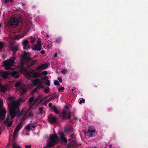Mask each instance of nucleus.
I'll list each match as a JSON object with an SVG mask.
<instances>
[{
    "label": "nucleus",
    "mask_w": 148,
    "mask_h": 148,
    "mask_svg": "<svg viewBox=\"0 0 148 148\" xmlns=\"http://www.w3.org/2000/svg\"><path fill=\"white\" fill-rule=\"evenodd\" d=\"M20 104L16 101H12L10 105L11 107L10 109V114L12 119H14L15 116L17 115L18 117L20 118V121H23L26 119V115L30 110L29 108L27 110L26 108H23L20 112V110L18 109Z\"/></svg>",
    "instance_id": "obj_1"
},
{
    "label": "nucleus",
    "mask_w": 148,
    "mask_h": 148,
    "mask_svg": "<svg viewBox=\"0 0 148 148\" xmlns=\"http://www.w3.org/2000/svg\"><path fill=\"white\" fill-rule=\"evenodd\" d=\"M59 140V138L56 134L50 135L49 142L44 148H49L54 146L58 143Z\"/></svg>",
    "instance_id": "obj_2"
},
{
    "label": "nucleus",
    "mask_w": 148,
    "mask_h": 148,
    "mask_svg": "<svg viewBox=\"0 0 148 148\" xmlns=\"http://www.w3.org/2000/svg\"><path fill=\"white\" fill-rule=\"evenodd\" d=\"M15 57H13L12 59H8L3 62V66L5 67L6 70H12L11 66H13Z\"/></svg>",
    "instance_id": "obj_3"
},
{
    "label": "nucleus",
    "mask_w": 148,
    "mask_h": 148,
    "mask_svg": "<svg viewBox=\"0 0 148 148\" xmlns=\"http://www.w3.org/2000/svg\"><path fill=\"white\" fill-rule=\"evenodd\" d=\"M40 76V75L38 73L34 70L32 69L29 71L28 73L27 74V77L29 78L31 77L37 78Z\"/></svg>",
    "instance_id": "obj_4"
},
{
    "label": "nucleus",
    "mask_w": 148,
    "mask_h": 148,
    "mask_svg": "<svg viewBox=\"0 0 148 148\" xmlns=\"http://www.w3.org/2000/svg\"><path fill=\"white\" fill-rule=\"evenodd\" d=\"M19 22L18 20L16 18H12L8 22L9 26H11L13 28L16 27Z\"/></svg>",
    "instance_id": "obj_5"
},
{
    "label": "nucleus",
    "mask_w": 148,
    "mask_h": 148,
    "mask_svg": "<svg viewBox=\"0 0 148 148\" xmlns=\"http://www.w3.org/2000/svg\"><path fill=\"white\" fill-rule=\"evenodd\" d=\"M61 116L63 119H70L71 118V113L70 111L66 112L64 110L62 113Z\"/></svg>",
    "instance_id": "obj_6"
},
{
    "label": "nucleus",
    "mask_w": 148,
    "mask_h": 148,
    "mask_svg": "<svg viewBox=\"0 0 148 148\" xmlns=\"http://www.w3.org/2000/svg\"><path fill=\"white\" fill-rule=\"evenodd\" d=\"M42 45L41 41L38 40L36 44H34L32 47V49L35 51H40L41 49Z\"/></svg>",
    "instance_id": "obj_7"
},
{
    "label": "nucleus",
    "mask_w": 148,
    "mask_h": 148,
    "mask_svg": "<svg viewBox=\"0 0 148 148\" xmlns=\"http://www.w3.org/2000/svg\"><path fill=\"white\" fill-rule=\"evenodd\" d=\"M48 121L51 124H54L57 122V119L55 116H53L52 114H50L48 116Z\"/></svg>",
    "instance_id": "obj_8"
},
{
    "label": "nucleus",
    "mask_w": 148,
    "mask_h": 148,
    "mask_svg": "<svg viewBox=\"0 0 148 148\" xmlns=\"http://www.w3.org/2000/svg\"><path fill=\"white\" fill-rule=\"evenodd\" d=\"M23 54H22L21 56L22 58L24 60L27 61H29L30 60L32 59V58L27 56V53L25 51H23Z\"/></svg>",
    "instance_id": "obj_9"
},
{
    "label": "nucleus",
    "mask_w": 148,
    "mask_h": 148,
    "mask_svg": "<svg viewBox=\"0 0 148 148\" xmlns=\"http://www.w3.org/2000/svg\"><path fill=\"white\" fill-rule=\"evenodd\" d=\"M20 69L21 73L27 77V74H28L29 72L27 69L24 67H20Z\"/></svg>",
    "instance_id": "obj_10"
},
{
    "label": "nucleus",
    "mask_w": 148,
    "mask_h": 148,
    "mask_svg": "<svg viewBox=\"0 0 148 148\" xmlns=\"http://www.w3.org/2000/svg\"><path fill=\"white\" fill-rule=\"evenodd\" d=\"M95 130L90 129V128L88 129V132H85V134L86 135L89 136V137H92L95 134Z\"/></svg>",
    "instance_id": "obj_11"
},
{
    "label": "nucleus",
    "mask_w": 148,
    "mask_h": 148,
    "mask_svg": "<svg viewBox=\"0 0 148 148\" xmlns=\"http://www.w3.org/2000/svg\"><path fill=\"white\" fill-rule=\"evenodd\" d=\"M6 112L5 110H2L0 111V120H3L5 117Z\"/></svg>",
    "instance_id": "obj_12"
},
{
    "label": "nucleus",
    "mask_w": 148,
    "mask_h": 148,
    "mask_svg": "<svg viewBox=\"0 0 148 148\" xmlns=\"http://www.w3.org/2000/svg\"><path fill=\"white\" fill-rule=\"evenodd\" d=\"M23 48L24 49H26L29 47L28 45L29 42L26 40H24L22 41Z\"/></svg>",
    "instance_id": "obj_13"
},
{
    "label": "nucleus",
    "mask_w": 148,
    "mask_h": 148,
    "mask_svg": "<svg viewBox=\"0 0 148 148\" xmlns=\"http://www.w3.org/2000/svg\"><path fill=\"white\" fill-rule=\"evenodd\" d=\"M42 82L40 79H36L34 80L32 82L33 84L35 86L36 85H40L41 84Z\"/></svg>",
    "instance_id": "obj_14"
},
{
    "label": "nucleus",
    "mask_w": 148,
    "mask_h": 148,
    "mask_svg": "<svg viewBox=\"0 0 148 148\" xmlns=\"http://www.w3.org/2000/svg\"><path fill=\"white\" fill-rule=\"evenodd\" d=\"M11 75L14 78H18L19 77V73L17 71H14L11 73Z\"/></svg>",
    "instance_id": "obj_15"
},
{
    "label": "nucleus",
    "mask_w": 148,
    "mask_h": 148,
    "mask_svg": "<svg viewBox=\"0 0 148 148\" xmlns=\"http://www.w3.org/2000/svg\"><path fill=\"white\" fill-rule=\"evenodd\" d=\"M60 137L62 141L65 143L67 142V140L66 138L65 137L63 133L61 132L60 134Z\"/></svg>",
    "instance_id": "obj_16"
},
{
    "label": "nucleus",
    "mask_w": 148,
    "mask_h": 148,
    "mask_svg": "<svg viewBox=\"0 0 148 148\" xmlns=\"http://www.w3.org/2000/svg\"><path fill=\"white\" fill-rule=\"evenodd\" d=\"M21 121V122L15 128L14 130V131H16L18 132L20 130V129L22 127V123L23 121Z\"/></svg>",
    "instance_id": "obj_17"
},
{
    "label": "nucleus",
    "mask_w": 148,
    "mask_h": 148,
    "mask_svg": "<svg viewBox=\"0 0 148 148\" xmlns=\"http://www.w3.org/2000/svg\"><path fill=\"white\" fill-rule=\"evenodd\" d=\"M9 117L8 116V118H7L4 122V123L5 124H7L8 126L9 127L11 126L12 125V121H9Z\"/></svg>",
    "instance_id": "obj_18"
},
{
    "label": "nucleus",
    "mask_w": 148,
    "mask_h": 148,
    "mask_svg": "<svg viewBox=\"0 0 148 148\" xmlns=\"http://www.w3.org/2000/svg\"><path fill=\"white\" fill-rule=\"evenodd\" d=\"M44 87V86L42 84V82L41 85H37L36 88L33 91L36 92L38 91L40 88H42Z\"/></svg>",
    "instance_id": "obj_19"
},
{
    "label": "nucleus",
    "mask_w": 148,
    "mask_h": 148,
    "mask_svg": "<svg viewBox=\"0 0 148 148\" xmlns=\"http://www.w3.org/2000/svg\"><path fill=\"white\" fill-rule=\"evenodd\" d=\"M8 74L6 71L2 72L1 75L4 78H6L8 77Z\"/></svg>",
    "instance_id": "obj_20"
},
{
    "label": "nucleus",
    "mask_w": 148,
    "mask_h": 148,
    "mask_svg": "<svg viewBox=\"0 0 148 148\" xmlns=\"http://www.w3.org/2000/svg\"><path fill=\"white\" fill-rule=\"evenodd\" d=\"M41 97L40 95H38L37 97L35 99L34 101L33 104L31 105L29 108H31L33 105L36 103L41 98Z\"/></svg>",
    "instance_id": "obj_21"
},
{
    "label": "nucleus",
    "mask_w": 148,
    "mask_h": 148,
    "mask_svg": "<svg viewBox=\"0 0 148 148\" xmlns=\"http://www.w3.org/2000/svg\"><path fill=\"white\" fill-rule=\"evenodd\" d=\"M52 109L54 111L56 114H60V112L58 111L56 106L54 105L52 107Z\"/></svg>",
    "instance_id": "obj_22"
},
{
    "label": "nucleus",
    "mask_w": 148,
    "mask_h": 148,
    "mask_svg": "<svg viewBox=\"0 0 148 148\" xmlns=\"http://www.w3.org/2000/svg\"><path fill=\"white\" fill-rule=\"evenodd\" d=\"M44 70V69L42 64L38 66L36 69V70L38 72H40Z\"/></svg>",
    "instance_id": "obj_23"
},
{
    "label": "nucleus",
    "mask_w": 148,
    "mask_h": 148,
    "mask_svg": "<svg viewBox=\"0 0 148 148\" xmlns=\"http://www.w3.org/2000/svg\"><path fill=\"white\" fill-rule=\"evenodd\" d=\"M30 39L31 40L30 41V42L31 44H33L36 40V38L35 37V36H32L30 37Z\"/></svg>",
    "instance_id": "obj_24"
},
{
    "label": "nucleus",
    "mask_w": 148,
    "mask_h": 148,
    "mask_svg": "<svg viewBox=\"0 0 148 148\" xmlns=\"http://www.w3.org/2000/svg\"><path fill=\"white\" fill-rule=\"evenodd\" d=\"M7 90V89L5 86H1L0 87V90L1 92H5Z\"/></svg>",
    "instance_id": "obj_25"
},
{
    "label": "nucleus",
    "mask_w": 148,
    "mask_h": 148,
    "mask_svg": "<svg viewBox=\"0 0 148 148\" xmlns=\"http://www.w3.org/2000/svg\"><path fill=\"white\" fill-rule=\"evenodd\" d=\"M13 148H21V147L16 143H14L12 144Z\"/></svg>",
    "instance_id": "obj_26"
},
{
    "label": "nucleus",
    "mask_w": 148,
    "mask_h": 148,
    "mask_svg": "<svg viewBox=\"0 0 148 148\" xmlns=\"http://www.w3.org/2000/svg\"><path fill=\"white\" fill-rule=\"evenodd\" d=\"M43 82L45 83V85H46L47 86H49L50 85V81L48 79H47L46 81H43Z\"/></svg>",
    "instance_id": "obj_27"
},
{
    "label": "nucleus",
    "mask_w": 148,
    "mask_h": 148,
    "mask_svg": "<svg viewBox=\"0 0 148 148\" xmlns=\"http://www.w3.org/2000/svg\"><path fill=\"white\" fill-rule=\"evenodd\" d=\"M44 69H46L48 66H50V64L49 62H47L42 64Z\"/></svg>",
    "instance_id": "obj_28"
},
{
    "label": "nucleus",
    "mask_w": 148,
    "mask_h": 148,
    "mask_svg": "<svg viewBox=\"0 0 148 148\" xmlns=\"http://www.w3.org/2000/svg\"><path fill=\"white\" fill-rule=\"evenodd\" d=\"M24 60H24L22 58L21 60L20 63V65L19 66V67H23V66L25 64Z\"/></svg>",
    "instance_id": "obj_29"
},
{
    "label": "nucleus",
    "mask_w": 148,
    "mask_h": 148,
    "mask_svg": "<svg viewBox=\"0 0 148 148\" xmlns=\"http://www.w3.org/2000/svg\"><path fill=\"white\" fill-rule=\"evenodd\" d=\"M12 51L15 53L17 51L18 49L16 47L13 46L11 47Z\"/></svg>",
    "instance_id": "obj_30"
},
{
    "label": "nucleus",
    "mask_w": 148,
    "mask_h": 148,
    "mask_svg": "<svg viewBox=\"0 0 148 148\" xmlns=\"http://www.w3.org/2000/svg\"><path fill=\"white\" fill-rule=\"evenodd\" d=\"M27 23L26 24V27H27V28L28 29H30L31 27V25H32L31 22L30 21H27Z\"/></svg>",
    "instance_id": "obj_31"
},
{
    "label": "nucleus",
    "mask_w": 148,
    "mask_h": 148,
    "mask_svg": "<svg viewBox=\"0 0 148 148\" xmlns=\"http://www.w3.org/2000/svg\"><path fill=\"white\" fill-rule=\"evenodd\" d=\"M18 132L14 131L13 137V139H15L18 136Z\"/></svg>",
    "instance_id": "obj_32"
},
{
    "label": "nucleus",
    "mask_w": 148,
    "mask_h": 148,
    "mask_svg": "<svg viewBox=\"0 0 148 148\" xmlns=\"http://www.w3.org/2000/svg\"><path fill=\"white\" fill-rule=\"evenodd\" d=\"M47 79H48V76H46L45 77V76L42 77L40 79H41V80L42 81H46Z\"/></svg>",
    "instance_id": "obj_33"
},
{
    "label": "nucleus",
    "mask_w": 148,
    "mask_h": 148,
    "mask_svg": "<svg viewBox=\"0 0 148 148\" xmlns=\"http://www.w3.org/2000/svg\"><path fill=\"white\" fill-rule=\"evenodd\" d=\"M61 41V38H57L56 40V44L60 43Z\"/></svg>",
    "instance_id": "obj_34"
},
{
    "label": "nucleus",
    "mask_w": 148,
    "mask_h": 148,
    "mask_svg": "<svg viewBox=\"0 0 148 148\" xmlns=\"http://www.w3.org/2000/svg\"><path fill=\"white\" fill-rule=\"evenodd\" d=\"M49 90V87H47L44 90V92L45 93L47 94L50 92Z\"/></svg>",
    "instance_id": "obj_35"
},
{
    "label": "nucleus",
    "mask_w": 148,
    "mask_h": 148,
    "mask_svg": "<svg viewBox=\"0 0 148 148\" xmlns=\"http://www.w3.org/2000/svg\"><path fill=\"white\" fill-rule=\"evenodd\" d=\"M25 100V99L24 97H20L19 99V101L20 102H23Z\"/></svg>",
    "instance_id": "obj_36"
},
{
    "label": "nucleus",
    "mask_w": 148,
    "mask_h": 148,
    "mask_svg": "<svg viewBox=\"0 0 148 148\" xmlns=\"http://www.w3.org/2000/svg\"><path fill=\"white\" fill-rule=\"evenodd\" d=\"M36 60H34L32 61H31L30 62V66H32L33 65H34L36 63Z\"/></svg>",
    "instance_id": "obj_37"
},
{
    "label": "nucleus",
    "mask_w": 148,
    "mask_h": 148,
    "mask_svg": "<svg viewBox=\"0 0 148 148\" xmlns=\"http://www.w3.org/2000/svg\"><path fill=\"white\" fill-rule=\"evenodd\" d=\"M21 84L19 82H17L15 84L14 86L15 87L17 88L21 85Z\"/></svg>",
    "instance_id": "obj_38"
},
{
    "label": "nucleus",
    "mask_w": 148,
    "mask_h": 148,
    "mask_svg": "<svg viewBox=\"0 0 148 148\" xmlns=\"http://www.w3.org/2000/svg\"><path fill=\"white\" fill-rule=\"evenodd\" d=\"M39 110L40 111V112L38 114H41L43 113V108L42 107L39 108Z\"/></svg>",
    "instance_id": "obj_39"
},
{
    "label": "nucleus",
    "mask_w": 148,
    "mask_h": 148,
    "mask_svg": "<svg viewBox=\"0 0 148 148\" xmlns=\"http://www.w3.org/2000/svg\"><path fill=\"white\" fill-rule=\"evenodd\" d=\"M34 98L33 97H31L30 98H29V101L31 103H32L33 101H34Z\"/></svg>",
    "instance_id": "obj_40"
},
{
    "label": "nucleus",
    "mask_w": 148,
    "mask_h": 148,
    "mask_svg": "<svg viewBox=\"0 0 148 148\" xmlns=\"http://www.w3.org/2000/svg\"><path fill=\"white\" fill-rule=\"evenodd\" d=\"M14 99V98L12 97H10L8 98V99L10 101H12L10 104L13 101H12Z\"/></svg>",
    "instance_id": "obj_41"
},
{
    "label": "nucleus",
    "mask_w": 148,
    "mask_h": 148,
    "mask_svg": "<svg viewBox=\"0 0 148 148\" xmlns=\"http://www.w3.org/2000/svg\"><path fill=\"white\" fill-rule=\"evenodd\" d=\"M54 84L56 86H59L60 85L59 82L58 80H55L54 81Z\"/></svg>",
    "instance_id": "obj_42"
},
{
    "label": "nucleus",
    "mask_w": 148,
    "mask_h": 148,
    "mask_svg": "<svg viewBox=\"0 0 148 148\" xmlns=\"http://www.w3.org/2000/svg\"><path fill=\"white\" fill-rule=\"evenodd\" d=\"M30 125L29 124L26 126L25 129H26L27 131H28L30 129Z\"/></svg>",
    "instance_id": "obj_43"
},
{
    "label": "nucleus",
    "mask_w": 148,
    "mask_h": 148,
    "mask_svg": "<svg viewBox=\"0 0 148 148\" xmlns=\"http://www.w3.org/2000/svg\"><path fill=\"white\" fill-rule=\"evenodd\" d=\"M33 115V113L32 112L30 111L28 115V117H31L32 118V117Z\"/></svg>",
    "instance_id": "obj_44"
},
{
    "label": "nucleus",
    "mask_w": 148,
    "mask_h": 148,
    "mask_svg": "<svg viewBox=\"0 0 148 148\" xmlns=\"http://www.w3.org/2000/svg\"><path fill=\"white\" fill-rule=\"evenodd\" d=\"M58 97V96H57V95H56L50 97V100H51L52 99H55L56 98H57Z\"/></svg>",
    "instance_id": "obj_45"
},
{
    "label": "nucleus",
    "mask_w": 148,
    "mask_h": 148,
    "mask_svg": "<svg viewBox=\"0 0 148 148\" xmlns=\"http://www.w3.org/2000/svg\"><path fill=\"white\" fill-rule=\"evenodd\" d=\"M3 47V45L2 42H0V50H1Z\"/></svg>",
    "instance_id": "obj_46"
},
{
    "label": "nucleus",
    "mask_w": 148,
    "mask_h": 148,
    "mask_svg": "<svg viewBox=\"0 0 148 148\" xmlns=\"http://www.w3.org/2000/svg\"><path fill=\"white\" fill-rule=\"evenodd\" d=\"M67 72V70L66 69H64L62 71V74H65Z\"/></svg>",
    "instance_id": "obj_47"
},
{
    "label": "nucleus",
    "mask_w": 148,
    "mask_h": 148,
    "mask_svg": "<svg viewBox=\"0 0 148 148\" xmlns=\"http://www.w3.org/2000/svg\"><path fill=\"white\" fill-rule=\"evenodd\" d=\"M64 89V88L63 87H59L58 90L59 92H60V90H63Z\"/></svg>",
    "instance_id": "obj_48"
},
{
    "label": "nucleus",
    "mask_w": 148,
    "mask_h": 148,
    "mask_svg": "<svg viewBox=\"0 0 148 148\" xmlns=\"http://www.w3.org/2000/svg\"><path fill=\"white\" fill-rule=\"evenodd\" d=\"M71 130V128L68 127L66 128L65 130V131L66 132H67Z\"/></svg>",
    "instance_id": "obj_49"
},
{
    "label": "nucleus",
    "mask_w": 148,
    "mask_h": 148,
    "mask_svg": "<svg viewBox=\"0 0 148 148\" xmlns=\"http://www.w3.org/2000/svg\"><path fill=\"white\" fill-rule=\"evenodd\" d=\"M85 101V100L83 98L82 100H81L79 102V103L80 104H81L82 103H84Z\"/></svg>",
    "instance_id": "obj_50"
},
{
    "label": "nucleus",
    "mask_w": 148,
    "mask_h": 148,
    "mask_svg": "<svg viewBox=\"0 0 148 148\" xmlns=\"http://www.w3.org/2000/svg\"><path fill=\"white\" fill-rule=\"evenodd\" d=\"M42 74L44 75H46L47 74V72L46 71H42Z\"/></svg>",
    "instance_id": "obj_51"
},
{
    "label": "nucleus",
    "mask_w": 148,
    "mask_h": 148,
    "mask_svg": "<svg viewBox=\"0 0 148 148\" xmlns=\"http://www.w3.org/2000/svg\"><path fill=\"white\" fill-rule=\"evenodd\" d=\"M22 91L23 93L25 94L26 92V89L25 88H22Z\"/></svg>",
    "instance_id": "obj_52"
},
{
    "label": "nucleus",
    "mask_w": 148,
    "mask_h": 148,
    "mask_svg": "<svg viewBox=\"0 0 148 148\" xmlns=\"http://www.w3.org/2000/svg\"><path fill=\"white\" fill-rule=\"evenodd\" d=\"M51 100H50V98H49V99H47L45 101L46 103H49L50 101H51Z\"/></svg>",
    "instance_id": "obj_53"
},
{
    "label": "nucleus",
    "mask_w": 148,
    "mask_h": 148,
    "mask_svg": "<svg viewBox=\"0 0 148 148\" xmlns=\"http://www.w3.org/2000/svg\"><path fill=\"white\" fill-rule=\"evenodd\" d=\"M70 137L72 139H74L75 138V136L73 134H72L71 135Z\"/></svg>",
    "instance_id": "obj_54"
},
{
    "label": "nucleus",
    "mask_w": 148,
    "mask_h": 148,
    "mask_svg": "<svg viewBox=\"0 0 148 148\" xmlns=\"http://www.w3.org/2000/svg\"><path fill=\"white\" fill-rule=\"evenodd\" d=\"M57 79H58V80L60 82H62V78L61 77H58Z\"/></svg>",
    "instance_id": "obj_55"
},
{
    "label": "nucleus",
    "mask_w": 148,
    "mask_h": 148,
    "mask_svg": "<svg viewBox=\"0 0 148 148\" xmlns=\"http://www.w3.org/2000/svg\"><path fill=\"white\" fill-rule=\"evenodd\" d=\"M25 148H31V146L30 145H26L25 146Z\"/></svg>",
    "instance_id": "obj_56"
},
{
    "label": "nucleus",
    "mask_w": 148,
    "mask_h": 148,
    "mask_svg": "<svg viewBox=\"0 0 148 148\" xmlns=\"http://www.w3.org/2000/svg\"><path fill=\"white\" fill-rule=\"evenodd\" d=\"M10 1L11 2H13V0H5V2L6 3Z\"/></svg>",
    "instance_id": "obj_57"
},
{
    "label": "nucleus",
    "mask_w": 148,
    "mask_h": 148,
    "mask_svg": "<svg viewBox=\"0 0 148 148\" xmlns=\"http://www.w3.org/2000/svg\"><path fill=\"white\" fill-rule=\"evenodd\" d=\"M40 53L42 54H44L45 53V51L44 50H42L41 51Z\"/></svg>",
    "instance_id": "obj_58"
},
{
    "label": "nucleus",
    "mask_w": 148,
    "mask_h": 148,
    "mask_svg": "<svg viewBox=\"0 0 148 148\" xmlns=\"http://www.w3.org/2000/svg\"><path fill=\"white\" fill-rule=\"evenodd\" d=\"M44 100V99H41L40 100V101L39 102L38 104H39L41 102H42Z\"/></svg>",
    "instance_id": "obj_59"
},
{
    "label": "nucleus",
    "mask_w": 148,
    "mask_h": 148,
    "mask_svg": "<svg viewBox=\"0 0 148 148\" xmlns=\"http://www.w3.org/2000/svg\"><path fill=\"white\" fill-rule=\"evenodd\" d=\"M65 108L66 109H68L69 108V107L67 105H65Z\"/></svg>",
    "instance_id": "obj_60"
},
{
    "label": "nucleus",
    "mask_w": 148,
    "mask_h": 148,
    "mask_svg": "<svg viewBox=\"0 0 148 148\" xmlns=\"http://www.w3.org/2000/svg\"><path fill=\"white\" fill-rule=\"evenodd\" d=\"M52 104L51 103H50L49 104V106L50 107H52Z\"/></svg>",
    "instance_id": "obj_61"
},
{
    "label": "nucleus",
    "mask_w": 148,
    "mask_h": 148,
    "mask_svg": "<svg viewBox=\"0 0 148 148\" xmlns=\"http://www.w3.org/2000/svg\"><path fill=\"white\" fill-rule=\"evenodd\" d=\"M3 59H5V55H3L2 56Z\"/></svg>",
    "instance_id": "obj_62"
},
{
    "label": "nucleus",
    "mask_w": 148,
    "mask_h": 148,
    "mask_svg": "<svg viewBox=\"0 0 148 148\" xmlns=\"http://www.w3.org/2000/svg\"><path fill=\"white\" fill-rule=\"evenodd\" d=\"M89 148H97V146H95L93 147H89Z\"/></svg>",
    "instance_id": "obj_63"
},
{
    "label": "nucleus",
    "mask_w": 148,
    "mask_h": 148,
    "mask_svg": "<svg viewBox=\"0 0 148 148\" xmlns=\"http://www.w3.org/2000/svg\"><path fill=\"white\" fill-rule=\"evenodd\" d=\"M47 103H45V101L44 103H43V105H44L45 106H46V104H47Z\"/></svg>",
    "instance_id": "obj_64"
}]
</instances>
